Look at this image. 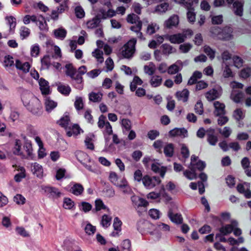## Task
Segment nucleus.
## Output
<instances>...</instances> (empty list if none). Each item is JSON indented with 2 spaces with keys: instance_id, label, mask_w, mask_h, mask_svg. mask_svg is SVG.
I'll use <instances>...</instances> for the list:
<instances>
[{
  "instance_id": "4",
  "label": "nucleus",
  "mask_w": 251,
  "mask_h": 251,
  "mask_svg": "<svg viewBox=\"0 0 251 251\" xmlns=\"http://www.w3.org/2000/svg\"><path fill=\"white\" fill-rule=\"evenodd\" d=\"M161 182V179L157 176H151L145 175L142 178L143 185L148 189H151L159 185Z\"/></svg>"
},
{
  "instance_id": "23",
  "label": "nucleus",
  "mask_w": 251,
  "mask_h": 251,
  "mask_svg": "<svg viewBox=\"0 0 251 251\" xmlns=\"http://www.w3.org/2000/svg\"><path fill=\"white\" fill-rule=\"evenodd\" d=\"M75 156L78 160L83 165L87 164V162L90 161V159L88 155L81 151H77L75 152Z\"/></svg>"
},
{
  "instance_id": "3",
  "label": "nucleus",
  "mask_w": 251,
  "mask_h": 251,
  "mask_svg": "<svg viewBox=\"0 0 251 251\" xmlns=\"http://www.w3.org/2000/svg\"><path fill=\"white\" fill-rule=\"evenodd\" d=\"M143 163L147 165L151 162V170L155 173L159 174L162 177H164L167 171V167L162 165L157 159H152L150 157H145L143 160Z\"/></svg>"
},
{
  "instance_id": "58",
  "label": "nucleus",
  "mask_w": 251,
  "mask_h": 251,
  "mask_svg": "<svg viewBox=\"0 0 251 251\" xmlns=\"http://www.w3.org/2000/svg\"><path fill=\"white\" fill-rule=\"evenodd\" d=\"M184 176L190 180L195 179L197 177V175L195 173V170H186L183 172Z\"/></svg>"
},
{
  "instance_id": "21",
  "label": "nucleus",
  "mask_w": 251,
  "mask_h": 251,
  "mask_svg": "<svg viewBox=\"0 0 251 251\" xmlns=\"http://www.w3.org/2000/svg\"><path fill=\"white\" fill-rule=\"evenodd\" d=\"M2 63L6 70H9L15 65L13 57L10 55H5L4 57Z\"/></svg>"
},
{
  "instance_id": "2",
  "label": "nucleus",
  "mask_w": 251,
  "mask_h": 251,
  "mask_svg": "<svg viewBox=\"0 0 251 251\" xmlns=\"http://www.w3.org/2000/svg\"><path fill=\"white\" fill-rule=\"evenodd\" d=\"M137 40L132 38L127 42L120 49L119 55L122 58L131 59L136 51Z\"/></svg>"
},
{
  "instance_id": "55",
  "label": "nucleus",
  "mask_w": 251,
  "mask_h": 251,
  "mask_svg": "<svg viewBox=\"0 0 251 251\" xmlns=\"http://www.w3.org/2000/svg\"><path fill=\"white\" fill-rule=\"evenodd\" d=\"M232 61L235 67L239 69L243 66L244 61L240 57L237 55L234 56L232 57Z\"/></svg>"
},
{
  "instance_id": "45",
  "label": "nucleus",
  "mask_w": 251,
  "mask_h": 251,
  "mask_svg": "<svg viewBox=\"0 0 251 251\" xmlns=\"http://www.w3.org/2000/svg\"><path fill=\"white\" fill-rule=\"evenodd\" d=\"M37 22L39 23L38 26L40 30L44 31L48 29L47 24L45 18L41 15H39L37 19Z\"/></svg>"
},
{
  "instance_id": "61",
  "label": "nucleus",
  "mask_w": 251,
  "mask_h": 251,
  "mask_svg": "<svg viewBox=\"0 0 251 251\" xmlns=\"http://www.w3.org/2000/svg\"><path fill=\"white\" fill-rule=\"evenodd\" d=\"M75 16L79 19H82L85 16V12L80 6H77L75 8Z\"/></svg>"
},
{
  "instance_id": "31",
  "label": "nucleus",
  "mask_w": 251,
  "mask_h": 251,
  "mask_svg": "<svg viewBox=\"0 0 251 251\" xmlns=\"http://www.w3.org/2000/svg\"><path fill=\"white\" fill-rule=\"evenodd\" d=\"M92 54L96 59L98 63L101 64L103 62V52L101 50L96 49L92 52Z\"/></svg>"
},
{
  "instance_id": "14",
  "label": "nucleus",
  "mask_w": 251,
  "mask_h": 251,
  "mask_svg": "<svg viewBox=\"0 0 251 251\" xmlns=\"http://www.w3.org/2000/svg\"><path fill=\"white\" fill-rule=\"evenodd\" d=\"M131 199L133 205L137 207H146L149 205V202L146 200L138 196H133Z\"/></svg>"
},
{
  "instance_id": "35",
  "label": "nucleus",
  "mask_w": 251,
  "mask_h": 251,
  "mask_svg": "<svg viewBox=\"0 0 251 251\" xmlns=\"http://www.w3.org/2000/svg\"><path fill=\"white\" fill-rule=\"evenodd\" d=\"M159 29V25L155 23L150 24L147 28V33L149 35H152L155 33Z\"/></svg>"
},
{
  "instance_id": "64",
  "label": "nucleus",
  "mask_w": 251,
  "mask_h": 251,
  "mask_svg": "<svg viewBox=\"0 0 251 251\" xmlns=\"http://www.w3.org/2000/svg\"><path fill=\"white\" fill-rule=\"evenodd\" d=\"M105 65L106 67V72H108L111 71L114 66V64L113 60L110 58H108L105 61Z\"/></svg>"
},
{
  "instance_id": "8",
  "label": "nucleus",
  "mask_w": 251,
  "mask_h": 251,
  "mask_svg": "<svg viewBox=\"0 0 251 251\" xmlns=\"http://www.w3.org/2000/svg\"><path fill=\"white\" fill-rule=\"evenodd\" d=\"M234 38L233 29L229 26H225L222 28L221 36L220 37V40L229 41L233 40Z\"/></svg>"
},
{
  "instance_id": "42",
  "label": "nucleus",
  "mask_w": 251,
  "mask_h": 251,
  "mask_svg": "<svg viewBox=\"0 0 251 251\" xmlns=\"http://www.w3.org/2000/svg\"><path fill=\"white\" fill-rule=\"evenodd\" d=\"M57 89L60 93L64 95H68L71 91V89L69 85L61 84L58 86Z\"/></svg>"
},
{
  "instance_id": "27",
  "label": "nucleus",
  "mask_w": 251,
  "mask_h": 251,
  "mask_svg": "<svg viewBox=\"0 0 251 251\" xmlns=\"http://www.w3.org/2000/svg\"><path fill=\"white\" fill-rule=\"evenodd\" d=\"M103 94L101 92H92L89 94V100L93 102H100L102 100Z\"/></svg>"
},
{
  "instance_id": "28",
  "label": "nucleus",
  "mask_w": 251,
  "mask_h": 251,
  "mask_svg": "<svg viewBox=\"0 0 251 251\" xmlns=\"http://www.w3.org/2000/svg\"><path fill=\"white\" fill-rule=\"evenodd\" d=\"M162 53L165 55H169L176 52V49L169 44H164L161 46Z\"/></svg>"
},
{
  "instance_id": "7",
  "label": "nucleus",
  "mask_w": 251,
  "mask_h": 251,
  "mask_svg": "<svg viewBox=\"0 0 251 251\" xmlns=\"http://www.w3.org/2000/svg\"><path fill=\"white\" fill-rule=\"evenodd\" d=\"M198 159V157L195 155H192L191 157V163L188 167L190 170H195V169H197L201 171L205 168V163L201 160L197 161Z\"/></svg>"
},
{
  "instance_id": "20",
  "label": "nucleus",
  "mask_w": 251,
  "mask_h": 251,
  "mask_svg": "<svg viewBox=\"0 0 251 251\" xmlns=\"http://www.w3.org/2000/svg\"><path fill=\"white\" fill-rule=\"evenodd\" d=\"M244 94L241 91L233 90L230 95V99L236 103H240L244 98Z\"/></svg>"
},
{
  "instance_id": "39",
  "label": "nucleus",
  "mask_w": 251,
  "mask_h": 251,
  "mask_svg": "<svg viewBox=\"0 0 251 251\" xmlns=\"http://www.w3.org/2000/svg\"><path fill=\"white\" fill-rule=\"evenodd\" d=\"M45 191L52 197L57 198L60 197L61 193L57 188L51 187H46Z\"/></svg>"
},
{
  "instance_id": "33",
  "label": "nucleus",
  "mask_w": 251,
  "mask_h": 251,
  "mask_svg": "<svg viewBox=\"0 0 251 251\" xmlns=\"http://www.w3.org/2000/svg\"><path fill=\"white\" fill-rule=\"evenodd\" d=\"M32 171L33 174L38 177H41L43 176L42 167L37 163H34L33 164Z\"/></svg>"
},
{
  "instance_id": "12",
  "label": "nucleus",
  "mask_w": 251,
  "mask_h": 251,
  "mask_svg": "<svg viewBox=\"0 0 251 251\" xmlns=\"http://www.w3.org/2000/svg\"><path fill=\"white\" fill-rule=\"evenodd\" d=\"M183 66V63L181 60H177L168 67V74L170 75L177 74L182 69Z\"/></svg>"
},
{
  "instance_id": "29",
  "label": "nucleus",
  "mask_w": 251,
  "mask_h": 251,
  "mask_svg": "<svg viewBox=\"0 0 251 251\" xmlns=\"http://www.w3.org/2000/svg\"><path fill=\"white\" fill-rule=\"evenodd\" d=\"M162 77L159 75H152L150 80L151 86L153 87H157L159 86L162 82Z\"/></svg>"
},
{
  "instance_id": "49",
  "label": "nucleus",
  "mask_w": 251,
  "mask_h": 251,
  "mask_svg": "<svg viewBox=\"0 0 251 251\" xmlns=\"http://www.w3.org/2000/svg\"><path fill=\"white\" fill-rule=\"evenodd\" d=\"M203 51L211 59H213L215 58V50L212 49L209 46H204L203 47Z\"/></svg>"
},
{
  "instance_id": "34",
  "label": "nucleus",
  "mask_w": 251,
  "mask_h": 251,
  "mask_svg": "<svg viewBox=\"0 0 251 251\" xmlns=\"http://www.w3.org/2000/svg\"><path fill=\"white\" fill-rule=\"evenodd\" d=\"M17 170L19 171L20 173L15 176L14 179L15 181L19 182L23 178L25 177V170L23 167H18Z\"/></svg>"
},
{
  "instance_id": "13",
  "label": "nucleus",
  "mask_w": 251,
  "mask_h": 251,
  "mask_svg": "<svg viewBox=\"0 0 251 251\" xmlns=\"http://www.w3.org/2000/svg\"><path fill=\"white\" fill-rule=\"evenodd\" d=\"M66 130V134L68 137L76 136L83 132V130L77 124H74L72 126L68 127Z\"/></svg>"
},
{
  "instance_id": "53",
  "label": "nucleus",
  "mask_w": 251,
  "mask_h": 251,
  "mask_svg": "<svg viewBox=\"0 0 251 251\" xmlns=\"http://www.w3.org/2000/svg\"><path fill=\"white\" fill-rule=\"evenodd\" d=\"M111 217L107 215H104L101 217V225L103 227H108L111 223Z\"/></svg>"
},
{
  "instance_id": "48",
  "label": "nucleus",
  "mask_w": 251,
  "mask_h": 251,
  "mask_svg": "<svg viewBox=\"0 0 251 251\" xmlns=\"http://www.w3.org/2000/svg\"><path fill=\"white\" fill-rule=\"evenodd\" d=\"M100 23V20L97 18H94L87 22L86 25L88 28H94L97 27Z\"/></svg>"
},
{
  "instance_id": "18",
  "label": "nucleus",
  "mask_w": 251,
  "mask_h": 251,
  "mask_svg": "<svg viewBox=\"0 0 251 251\" xmlns=\"http://www.w3.org/2000/svg\"><path fill=\"white\" fill-rule=\"evenodd\" d=\"M238 223L236 221L232 222L231 224L223 226L220 228V232L224 235H226L231 233L234 227L237 226Z\"/></svg>"
},
{
  "instance_id": "24",
  "label": "nucleus",
  "mask_w": 251,
  "mask_h": 251,
  "mask_svg": "<svg viewBox=\"0 0 251 251\" xmlns=\"http://www.w3.org/2000/svg\"><path fill=\"white\" fill-rule=\"evenodd\" d=\"M176 95L178 100L186 102L188 100L189 92L187 89H184L182 91L177 92Z\"/></svg>"
},
{
  "instance_id": "54",
  "label": "nucleus",
  "mask_w": 251,
  "mask_h": 251,
  "mask_svg": "<svg viewBox=\"0 0 251 251\" xmlns=\"http://www.w3.org/2000/svg\"><path fill=\"white\" fill-rule=\"evenodd\" d=\"M48 47L51 49L53 50L55 56L56 57H61V50L59 47H58L57 46L54 45L52 44H51L50 43H49L47 44Z\"/></svg>"
},
{
  "instance_id": "52",
  "label": "nucleus",
  "mask_w": 251,
  "mask_h": 251,
  "mask_svg": "<svg viewBox=\"0 0 251 251\" xmlns=\"http://www.w3.org/2000/svg\"><path fill=\"white\" fill-rule=\"evenodd\" d=\"M66 70V74L71 77V78H74V75L76 74V71L73 67L72 64H67L65 66Z\"/></svg>"
},
{
  "instance_id": "6",
  "label": "nucleus",
  "mask_w": 251,
  "mask_h": 251,
  "mask_svg": "<svg viewBox=\"0 0 251 251\" xmlns=\"http://www.w3.org/2000/svg\"><path fill=\"white\" fill-rule=\"evenodd\" d=\"M168 135L171 138L178 137L181 138H184L188 136V131L184 127H176L171 130L169 132Z\"/></svg>"
},
{
  "instance_id": "38",
  "label": "nucleus",
  "mask_w": 251,
  "mask_h": 251,
  "mask_svg": "<svg viewBox=\"0 0 251 251\" xmlns=\"http://www.w3.org/2000/svg\"><path fill=\"white\" fill-rule=\"evenodd\" d=\"M174 147L173 144H167L164 148V152L166 156L172 157L174 154Z\"/></svg>"
},
{
  "instance_id": "5",
  "label": "nucleus",
  "mask_w": 251,
  "mask_h": 251,
  "mask_svg": "<svg viewBox=\"0 0 251 251\" xmlns=\"http://www.w3.org/2000/svg\"><path fill=\"white\" fill-rule=\"evenodd\" d=\"M222 94V89L219 87L217 89L213 88L204 94V96L209 101H213L219 98Z\"/></svg>"
},
{
  "instance_id": "30",
  "label": "nucleus",
  "mask_w": 251,
  "mask_h": 251,
  "mask_svg": "<svg viewBox=\"0 0 251 251\" xmlns=\"http://www.w3.org/2000/svg\"><path fill=\"white\" fill-rule=\"evenodd\" d=\"M169 7V4L168 3H162L155 7L154 12L159 14L164 13L168 11Z\"/></svg>"
},
{
  "instance_id": "59",
  "label": "nucleus",
  "mask_w": 251,
  "mask_h": 251,
  "mask_svg": "<svg viewBox=\"0 0 251 251\" xmlns=\"http://www.w3.org/2000/svg\"><path fill=\"white\" fill-rule=\"evenodd\" d=\"M126 21L128 23L130 24H136L138 23L139 21V17L134 14H131L127 15L126 18Z\"/></svg>"
},
{
  "instance_id": "41",
  "label": "nucleus",
  "mask_w": 251,
  "mask_h": 251,
  "mask_svg": "<svg viewBox=\"0 0 251 251\" xmlns=\"http://www.w3.org/2000/svg\"><path fill=\"white\" fill-rule=\"evenodd\" d=\"M121 221L117 217L115 218L113 222V227L114 229L117 231L112 233L113 236H115L118 234L119 232L120 231L121 229Z\"/></svg>"
},
{
  "instance_id": "47",
  "label": "nucleus",
  "mask_w": 251,
  "mask_h": 251,
  "mask_svg": "<svg viewBox=\"0 0 251 251\" xmlns=\"http://www.w3.org/2000/svg\"><path fill=\"white\" fill-rule=\"evenodd\" d=\"M144 70L145 74L152 75L155 71V65L153 63L151 62L149 65L144 66Z\"/></svg>"
},
{
  "instance_id": "32",
  "label": "nucleus",
  "mask_w": 251,
  "mask_h": 251,
  "mask_svg": "<svg viewBox=\"0 0 251 251\" xmlns=\"http://www.w3.org/2000/svg\"><path fill=\"white\" fill-rule=\"evenodd\" d=\"M202 77V73L199 71H195L193 73L192 75L188 81V84L191 85L196 83L198 79H200Z\"/></svg>"
},
{
  "instance_id": "43",
  "label": "nucleus",
  "mask_w": 251,
  "mask_h": 251,
  "mask_svg": "<svg viewBox=\"0 0 251 251\" xmlns=\"http://www.w3.org/2000/svg\"><path fill=\"white\" fill-rule=\"evenodd\" d=\"M38 17V16L35 15H26L23 18V22L25 25H28L31 22L36 23L37 22Z\"/></svg>"
},
{
  "instance_id": "10",
  "label": "nucleus",
  "mask_w": 251,
  "mask_h": 251,
  "mask_svg": "<svg viewBox=\"0 0 251 251\" xmlns=\"http://www.w3.org/2000/svg\"><path fill=\"white\" fill-rule=\"evenodd\" d=\"M165 38L171 43L174 44H179L184 42V36L181 34V33L172 35H166Z\"/></svg>"
},
{
  "instance_id": "63",
  "label": "nucleus",
  "mask_w": 251,
  "mask_h": 251,
  "mask_svg": "<svg viewBox=\"0 0 251 251\" xmlns=\"http://www.w3.org/2000/svg\"><path fill=\"white\" fill-rule=\"evenodd\" d=\"M219 133L225 138H228L232 132V130L228 126H225L223 129H219Z\"/></svg>"
},
{
  "instance_id": "1",
  "label": "nucleus",
  "mask_w": 251,
  "mask_h": 251,
  "mask_svg": "<svg viewBox=\"0 0 251 251\" xmlns=\"http://www.w3.org/2000/svg\"><path fill=\"white\" fill-rule=\"evenodd\" d=\"M22 100L24 105L32 114L37 115L42 112V104L37 98L30 94H25L23 96Z\"/></svg>"
},
{
  "instance_id": "15",
  "label": "nucleus",
  "mask_w": 251,
  "mask_h": 251,
  "mask_svg": "<svg viewBox=\"0 0 251 251\" xmlns=\"http://www.w3.org/2000/svg\"><path fill=\"white\" fill-rule=\"evenodd\" d=\"M15 66L18 70L24 74L28 72L30 68V65L28 62H23L18 59L15 61Z\"/></svg>"
},
{
  "instance_id": "44",
  "label": "nucleus",
  "mask_w": 251,
  "mask_h": 251,
  "mask_svg": "<svg viewBox=\"0 0 251 251\" xmlns=\"http://www.w3.org/2000/svg\"><path fill=\"white\" fill-rule=\"evenodd\" d=\"M83 187L80 184H75L71 188L72 193L76 196L81 195L83 191Z\"/></svg>"
},
{
  "instance_id": "50",
  "label": "nucleus",
  "mask_w": 251,
  "mask_h": 251,
  "mask_svg": "<svg viewBox=\"0 0 251 251\" xmlns=\"http://www.w3.org/2000/svg\"><path fill=\"white\" fill-rule=\"evenodd\" d=\"M94 137V136L93 134L87 136L84 141L87 148L91 150L94 149V145L92 142Z\"/></svg>"
},
{
  "instance_id": "16",
  "label": "nucleus",
  "mask_w": 251,
  "mask_h": 251,
  "mask_svg": "<svg viewBox=\"0 0 251 251\" xmlns=\"http://www.w3.org/2000/svg\"><path fill=\"white\" fill-rule=\"evenodd\" d=\"M206 136L207 141L210 145L214 146L217 144L218 141V138L215 133L214 129H210L207 130Z\"/></svg>"
},
{
  "instance_id": "51",
  "label": "nucleus",
  "mask_w": 251,
  "mask_h": 251,
  "mask_svg": "<svg viewBox=\"0 0 251 251\" xmlns=\"http://www.w3.org/2000/svg\"><path fill=\"white\" fill-rule=\"evenodd\" d=\"M187 19L189 22L193 23L195 22L196 20V14L194 12V9L193 8H191V7H189L188 8H187Z\"/></svg>"
},
{
  "instance_id": "40",
  "label": "nucleus",
  "mask_w": 251,
  "mask_h": 251,
  "mask_svg": "<svg viewBox=\"0 0 251 251\" xmlns=\"http://www.w3.org/2000/svg\"><path fill=\"white\" fill-rule=\"evenodd\" d=\"M175 2L184 5L187 8L191 7L194 3H198V0H174Z\"/></svg>"
},
{
  "instance_id": "19",
  "label": "nucleus",
  "mask_w": 251,
  "mask_h": 251,
  "mask_svg": "<svg viewBox=\"0 0 251 251\" xmlns=\"http://www.w3.org/2000/svg\"><path fill=\"white\" fill-rule=\"evenodd\" d=\"M138 230L141 231H146L151 235H153L154 234L153 231H150V229H152L153 227V226L151 223L144 221H141L138 222Z\"/></svg>"
},
{
  "instance_id": "60",
  "label": "nucleus",
  "mask_w": 251,
  "mask_h": 251,
  "mask_svg": "<svg viewBox=\"0 0 251 251\" xmlns=\"http://www.w3.org/2000/svg\"><path fill=\"white\" fill-rule=\"evenodd\" d=\"M169 216L171 220L175 223L180 224L182 222V218L180 215L177 214L173 215L172 213H170Z\"/></svg>"
},
{
  "instance_id": "56",
  "label": "nucleus",
  "mask_w": 251,
  "mask_h": 251,
  "mask_svg": "<svg viewBox=\"0 0 251 251\" xmlns=\"http://www.w3.org/2000/svg\"><path fill=\"white\" fill-rule=\"evenodd\" d=\"M239 75L241 77L243 78H247L251 76V68L250 67H246L242 70L240 72Z\"/></svg>"
},
{
  "instance_id": "9",
  "label": "nucleus",
  "mask_w": 251,
  "mask_h": 251,
  "mask_svg": "<svg viewBox=\"0 0 251 251\" xmlns=\"http://www.w3.org/2000/svg\"><path fill=\"white\" fill-rule=\"evenodd\" d=\"M179 23V17L177 15H173L164 22V26L166 28L171 29L176 27Z\"/></svg>"
},
{
  "instance_id": "26",
  "label": "nucleus",
  "mask_w": 251,
  "mask_h": 251,
  "mask_svg": "<svg viewBox=\"0 0 251 251\" xmlns=\"http://www.w3.org/2000/svg\"><path fill=\"white\" fill-rule=\"evenodd\" d=\"M57 105V102L51 100L49 97H47L45 100V106L47 111L50 112L55 108Z\"/></svg>"
},
{
  "instance_id": "46",
  "label": "nucleus",
  "mask_w": 251,
  "mask_h": 251,
  "mask_svg": "<svg viewBox=\"0 0 251 251\" xmlns=\"http://www.w3.org/2000/svg\"><path fill=\"white\" fill-rule=\"evenodd\" d=\"M142 26V23L141 22H138L136 25L132 26L130 27V29L137 33V36L140 38H143V35L142 32H140Z\"/></svg>"
},
{
  "instance_id": "37",
  "label": "nucleus",
  "mask_w": 251,
  "mask_h": 251,
  "mask_svg": "<svg viewBox=\"0 0 251 251\" xmlns=\"http://www.w3.org/2000/svg\"><path fill=\"white\" fill-rule=\"evenodd\" d=\"M222 28L219 27H213L210 29V35L215 39L220 40V37L221 36Z\"/></svg>"
},
{
  "instance_id": "62",
  "label": "nucleus",
  "mask_w": 251,
  "mask_h": 251,
  "mask_svg": "<svg viewBox=\"0 0 251 251\" xmlns=\"http://www.w3.org/2000/svg\"><path fill=\"white\" fill-rule=\"evenodd\" d=\"M125 184H123L122 185L120 186L119 188L120 190H121L125 194H131L132 191L130 187L129 186L128 182H124Z\"/></svg>"
},
{
  "instance_id": "25",
  "label": "nucleus",
  "mask_w": 251,
  "mask_h": 251,
  "mask_svg": "<svg viewBox=\"0 0 251 251\" xmlns=\"http://www.w3.org/2000/svg\"><path fill=\"white\" fill-rule=\"evenodd\" d=\"M243 4V2L239 1H235L233 3V10L236 15L239 16H242Z\"/></svg>"
},
{
  "instance_id": "36",
  "label": "nucleus",
  "mask_w": 251,
  "mask_h": 251,
  "mask_svg": "<svg viewBox=\"0 0 251 251\" xmlns=\"http://www.w3.org/2000/svg\"><path fill=\"white\" fill-rule=\"evenodd\" d=\"M53 34L56 38L62 40L66 37L67 31L64 28L60 27L55 29Z\"/></svg>"
},
{
  "instance_id": "57",
  "label": "nucleus",
  "mask_w": 251,
  "mask_h": 251,
  "mask_svg": "<svg viewBox=\"0 0 251 251\" xmlns=\"http://www.w3.org/2000/svg\"><path fill=\"white\" fill-rule=\"evenodd\" d=\"M70 122V119L69 116H65L60 119L58 122L59 125L64 127L65 129L68 128V126Z\"/></svg>"
},
{
  "instance_id": "17",
  "label": "nucleus",
  "mask_w": 251,
  "mask_h": 251,
  "mask_svg": "<svg viewBox=\"0 0 251 251\" xmlns=\"http://www.w3.org/2000/svg\"><path fill=\"white\" fill-rule=\"evenodd\" d=\"M215 108L214 113L215 116H219L225 113V105L219 101H215L213 103Z\"/></svg>"
},
{
  "instance_id": "11",
  "label": "nucleus",
  "mask_w": 251,
  "mask_h": 251,
  "mask_svg": "<svg viewBox=\"0 0 251 251\" xmlns=\"http://www.w3.org/2000/svg\"><path fill=\"white\" fill-rule=\"evenodd\" d=\"M250 186L249 183L244 182L243 184H238L237 189L239 193L244 194L246 198L250 199L251 198V191L249 189Z\"/></svg>"
},
{
  "instance_id": "22",
  "label": "nucleus",
  "mask_w": 251,
  "mask_h": 251,
  "mask_svg": "<svg viewBox=\"0 0 251 251\" xmlns=\"http://www.w3.org/2000/svg\"><path fill=\"white\" fill-rule=\"evenodd\" d=\"M40 89L43 95H48L50 93V86L47 81L43 78H41L39 81Z\"/></svg>"
}]
</instances>
